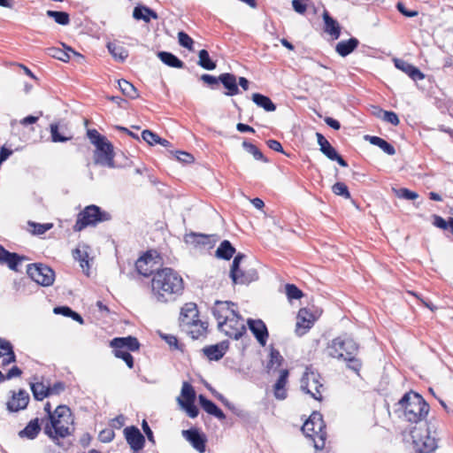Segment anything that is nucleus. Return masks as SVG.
I'll return each instance as SVG.
<instances>
[{
    "label": "nucleus",
    "instance_id": "33",
    "mask_svg": "<svg viewBox=\"0 0 453 453\" xmlns=\"http://www.w3.org/2000/svg\"><path fill=\"white\" fill-rule=\"evenodd\" d=\"M358 44V40L352 37L349 40L339 42L336 45L335 50L340 56L346 57L354 51Z\"/></svg>",
    "mask_w": 453,
    "mask_h": 453
},
{
    "label": "nucleus",
    "instance_id": "53",
    "mask_svg": "<svg viewBox=\"0 0 453 453\" xmlns=\"http://www.w3.org/2000/svg\"><path fill=\"white\" fill-rule=\"evenodd\" d=\"M51 140L54 142H65L71 139V137L65 136L58 132V124L50 125Z\"/></svg>",
    "mask_w": 453,
    "mask_h": 453
},
{
    "label": "nucleus",
    "instance_id": "20",
    "mask_svg": "<svg viewBox=\"0 0 453 453\" xmlns=\"http://www.w3.org/2000/svg\"><path fill=\"white\" fill-rule=\"evenodd\" d=\"M395 65L397 69L403 71L414 81H421L425 74L416 66L403 59H395Z\"/></svg>",
    "mask_w": 453,
    "mask_h": 453
},
{
    "label": "nucleus",
    "instance_id": "16",
    "mask_svg": "<svg viewBox=\"0 0 453 453\" xmlns=\"http://www.w3.org/2000/svg\"><path fill=\"white\" fill-rule=\"evenodd\" d=\"M182 435L198 452L203 453L205 451L207 441L206 436L200 433L196 428L183 430Z\"/></svg>",
    "mask_w": 453,
    "mask_h": 453
},
{
    "label": "nucleus",
    "instance_id": "11",
    "mask_svg": "<svg viewBox=\"0 0 453 453\" xmlns=\"http://www.w3.org/2000/svg\"><path fill=\"white\" fill-rule=\"evenodd\" d=\"M321 388H323V384L320 382L319 373L307 367L301 379V389L311 395L314 399L321 401Z\"/></svg>",
    "mask_w": 453,
    "mask_h": 453
},
{
    "label": "nucleus",
    "instance_id": "63",
    "mask_svg": "<svg viewBox=\"0 0 453 453\" xmlns=\"http://www.w3.org/2000/svg\"><path fill=\"white\" fill-rule=\"evenodd\" d=\"M434 225L441 229H448L449 226V219L446 221L442 217L434 215Z\"/></svg>",
    "mask_w": 453,
    "mask_h": 453
},
{
    "label": "nucleus",
    "instance_id": "24",
    "mask_svg": "<svg viewBox=\"0 0 453 453\" xmlns=\"http://www.w3.org/2000/svg\"><path fill=\"white\" fill-rule=\"evenodd\" d=\"M229 276L234 285H247L258 279L257 272L255 269H249L246 271L241 269L234 274Z\"/></svg>",
    "mask_w": 453,
    "mask_h": 453
},
{
    "label": "nucleus",
    "instance_id": "25",
    "mask_svg": "<svg viewBox=\"0 0 453 453\" xmlns=\"http://www.w3.org/2000/svg\"><path fill=\"white\" fill-rule=\"evenodd\" d=\"M184 331L188 334L192 339H198L201 336H204L207 332L208 323L196 319L192 321L190 325H181Z\"/></svg>",
    "mask_w": 453,
    "mask_h": 453
},
{
    "label": "nucleus",
    "instance_id": "13",
    "mask_svg": "<svg viewBox=\"0 0 453 453\" xmlns=\"http://www.w3.org/2000/svg\"><path fill=\"white\" fill-rule=\"evenodd\" d=\"M123 434L127 444L134 453H138L143 449L145 437L136 426H127Z\"/></svg>",
    "mask_w": 453,
    "mask_h": 453
},
{
    "label": "nucleus",
    "instance_id": "19",
    "mask_svg": "<svg viewBox=\"0 0 453 453\" xmlns=\"http://www.w3.org/2000/svg\"><path fill=\"white\" fill-rule=\"evenodd\" d=\"M229 348V342L225 340L217 344L210 345L203 349V354L211 361L221 359Z\"/></svg>",
    "mask_w": 453,
    "mask_h": 453
},
{
    "label": "nucleus",
    "instance_id": "64",
    "mask_svg": "<svg viewBox=\"0 0 453 453\" xmlns=\"http://www.w3.org/2000/svg\"><path fill=\"white\" fill-rule=\"evenodd\" d=\"M125 424V417L124 415L120 414L114 418H112L110 422V426L112 429H120Z\"/></svg>",
    "mask_w": 453,
    "mask_h": 453
},
{
    "label": "nucleus",
    "instance_id": "62",
    "mask_svg": "<svg viewBox=\"0 0 453 453\" xmlns=\"http://www.w3.org/2000/svg\"><path fill=\"white\" fill-rule=\"evenodd\" d=\"M396 9L403 16L408 17V18L416 17L418 14V12L417 11H409V10H407L405 5L402 2H398L396 4Z\"/></svg>",
    "mask_w": 453,
    "mask_h": 453
},
{
    "label": "nucleus",
    "instance_id": "1",
    "mask_svg": "<svg viewBox=\"0 0 453 453\" xmlns=\"http://www.w3.org/2000/svg\"><path fill=\"white\" fill-rule=\"evenodd\" d=\"M184 281L182 277L172 268L157 270L151 280L153 296L160 303L174 301L182 295Z\"/></svg>",
    "mask_w": 453,
    "mask_h": 453
},
{
    "label": "nucleus",
    "instance_id": "38",
    "mask_svg": "<svg viewBox=\"0 0 453 453\" xmlns=\"http://www.w3.org/2000/svg\"><path fill=\"white\" fill-rule=\"evenodd\" d=\"M234 253V247L227 240H224L216 250V256L225 260H229Z\"/></svg>",
    "mask_w": 453,
    "mask_h": 453
},
{
    "label": "nucleus",
    "instance_id": "10",
    "mask_svg": "<svg viewBox=\"0 0 453 453\" xmlns=\"http://www.w3.org/2000/svg\"><path fill=\"white\" fill-rule=\"evenodd\" d=\"M218 328L234 340H239L247 332L244 319L238 312H235L227 320L219 323Z\"/></svg>",
    "mask_w": 453,
    "mask_h": 453
},
{
    "label": "nucleus",
    "instance_id": "30",
    "mask_svg": "<svg viewBox=\"0 0 453 453\" xmlns=\"http://www.w3.org/2000/svg\"><path fill=\"white\" fill-rule=\"evenodd\" d=\"M283 362L284 358L280 351L272 347L269 353V360L265 366L267 373L275 372L282 365Z\"/></svg>",
    "mask_w": 453,
    "mask_h": 453
},
{
    "label": "nucleus",
    "instance_id": "51",
    "mask_svg": "<svg viewBox=\"0 0 453 453\" xmlns=\"http://www.w3.org/2000/svg\"><path fill=\"white\" fill-rule=\"evenodd\" d=\"M332 191L334 195L342 196L346 199L350 198V193L347 185L343 182H336L332 187Z\"/></svg>",
    "mask_w": 453,
    "mask_h": 453
},
{
    "label": "nucleus",
    "instance_id": "58",
    "mask_svg": "<svg viewBox=\"0 0 453 453\" xmlns=\"http://www.w3.org/2000/svg\"><path fill=\"white\" fill-rule=\"evenodd\" d=\"M309 0H292L294 11L299 14H304L308 7Z\"/></svg>",
    "mask_w": 453,
    "mask_h": 453
},
{
    "label": "nucleus",
    "instance_id": "6",
    "mask_svg": "<svg viewBox=\"0 0 453 453\" xmlns=\"http://www.w3.org/2000/svg\"><path fill=\"white\" fill-rule=\"evenodd\" d=\"M411 436L412 439V449L415 453H432L438 447L436 430H432L426 424L423 428L413 427L411 430Z\"/></svg>",
    "mask_w": 453,
    "mask_h": 453
},
{
    "label": "nucleus",
    "instance_id": "35",
    "mask_svg": "<svg viewBox=\"0 0 453 453\" xmlns=\"http://www.w3.org/2000/svg\"><path fill=\"white\" fill-rule=\"evenodd\" d=\"M252 101L265 111H274L276 110V105L273 102L268 96L260 93H254L252 95Z\"/></svg>",
    "mask_w": 453,
    "mask_h": 453
},
{
    "label": "nucleus",
    "instance_id": "41",
    "mask_svg": "<svg viewBox=\"0 0 453 453\" xmlns=\"http://www.w3.org/2000/svg\"><path fill=\"white\" fill-rule=\"evenodd\" d=\"M107 48L115 59L124 61L128 57V51L115 42H108Z\"/></svg>",
    "mask_w": 453,
    "mask_h": 453
},
{
    "label": "nucleus",
    "instance_id": "59",
    "mask_svg": "<svg viewBox=\"0 0 453 453\" xmlns=\"http://www.w3.org/2000/svg\"><path fill=\"white\" fill-rule=\"evenodd\" d=\"M397 196L406 200H415L418 197V194L408 188H402L397 191Z\"/></svg>",
    "mask_w": 453,
    "mask_h": 453
},
{
    "label": "nucleus",
    "instance_id": "22",
    "mask_svg": "<svg viewBox=\"0 0 453 453\" xmlns=\"http://www.w3.org/2000/svg\"><path fill=\"white\" fill-rule=\"evenodd\" d=\"M111 346L113 349H127L128 351H136L140 348L139 341L136 337L127 336V337H116L111 342Z\"/></svg>",
    "mask_w": 453,
    "mask_h": 453
},
{
    "label": "nucleus",
    "instance_id": "9",
    "mask_svg": "<svg viewBox=\"0 0 453 453\" xmlns=\"http://www.w3.org/2000/svg\"><path fill=\"white\" fill-rule=\"evenodd\" d=\"M27 273L32 280L43 287L51 286L55 280L54 271L42 263L28 265Z\"/></svg>",
    "mask_w": 453,
    "mask_h": 453
},
{
    "label": "nucleus",
    "instance_id": "56",
    "mask_svg": "<svg viewBox=\"0 0 453 453\" xmlns=\"http://www.w3.org/2000/svg\"><path fill=\"white\" fill-rule=\"evenodd\" d=\"M114 436L115 433L112 428H105L99 433L98 439L104 443H108L114 439Z\"/></svg>",
    "mask_w": 453,
    "mask_h": 453
},
{
    "label": "nucleus",
    "instance_id": "49",
    "mask_svg": "<svg viewBox=\"0 0 453 453\" xmlns=\"http://www.w3.org/2000/svg\"><path fill=\"white\" fill-rule=\"evenodd\" d=\"M73 256L75 260H78L80 262V265L83 269V271L89 269L88 260V255L86 251H82L80 249H75L73 250Z\"/></svg>",
    "mask_w": 453,
    "mask_h": 453
},
{
    "label": "nucleus",
    "instance_id": "29",
    "mask_svg": "<svg viewBox=\"0 0 453 453\" xmlns=\"http://www.w3.org/2000/svg\"><path fill=\"white\" fill-rule=\"evenodd\" d=\"M42 427L39 423V418H35L30 420L24 429L19 432V436L20 438H27L29 440H34L37 437L41 431Z\"/></svg>",
    "mask_w": 453,
    "mask_h": 453
},
{
    "label": "nucleus",
    "instance_id": "37",
    "mask_svg": "<svg viewBox=\"0 0 453 453\" xmlns=\"http://www.w3.org/2000/svg\"><path fill=\"white\" fill-rule=\"evenodd\" d=\"M366 139L369 140V142L375 146H378L386 154L389 156H393L395 154V147L388 142L386 140L379 137V136H370L367 135Z\"/></svg>",
    "mask_w": 453,
    "mask_h": 453
},
{
    "label": "nucleus",
    "instance_id": "42",
    "mask_svg": "<svg viewBox=\"0 0 453 453\" xmlns=\"http://www.w3.org/2000/svg\"><path fill=\"white\" fill-rule=\"evenodd\" d=\"M31 391L34 398L37 401H42L45 397L49 396L48 386H45L42 382L31 383Z\"/></svg>",
    "mask_w": 453,
    "mask_h": 453
},
{
    "label": "nucleus",
    "instance_id": "21",
    "mask_svg": "<svg viewBox=\"0 0 453 453\" xmlns=\"http://www.w3.org/2000/svg\"><path fill=\"white\" fill-rule=\"evenodd\" d=\"M288 375L289 372L288 369L280 370V376L273 385V394L278 400H284L288 396L286 386Z\"/></svg>",
    "mask_w": 453,
    "mask_h": 453
},
{
    "label": "nucleus",
    "instance_id": "31",
    "mask_svg": "<svg viewBox=\"0 0 453 453\" xmlns=\"http://www.w3.org/2000/svg\"><path fill=\"white\" fill-rule=\"evenodd\" d=\"M25 260H27L26 256L6 250L1 264L6 265L12 271L19 272V265Z\"/></svg>",
    "mask_w": 453,
    "mask_h": 453
},
{
    "label": "nucleus",
    "instance_id": "54",
    "mask_svg": "<svg viewBox=\"0 0 453 453\" xmlns=\"http://www.w3.org/2000/svg\"><path fill=\"white\" fill-rule=\"evenodd\" d=\"M49 54L58 59V60H61L63 62H67L69 61L70 59V55L67 51H65L61 49H58V48H50L49 49Z\"/></svg>",
    "mask_w": 453,
    "mask_h": 453
},
{
    "label": "nucleus",
    "instance_id": "45",
    "mask_svg": "<svg viewBox=\"0 0 453 453\" xmlns=\"http://www.w3.org/2000/svg\"><path fill=\"white\" fill-rule=\"evenodd\" d=\"M118 83H119V87L120 90L126 96H127L131 99H134L139 96L137 89L129 81L122 79V80H119L118 81Z\"/></svg>",
    "mask_w": 453,
    "mask_h": 453
},
{
    "label": "nucleus",
    "instance_id": "40",
    "mask_svg": "<svg viewBox=\"0 0 453 453\" xmlns=\"http://www.w3.org/2000/svg\"><path fill=\"white\" fill-rule=\"evenodd\" d=\"M375 110L377 112H374V114L381 119L382 120L390 123L393 126H398L400 123L399 118L397 114L391 111H384L380 108L375 107Z\"/></svg>",
    "mask_w": 453,
    "mask_h": 453
},
{
    "label": "nucleus",
    "instance_id": "7",
    "mask_svg": "<svg viewBox=\"0 0 453 453\" xmlns=\"http://www.w3.org/2000/svg\"><path fill=\"white\" fill-rule=\"evenodd\" d=\"M326 425L322 415L318 411H313L310 418L302 426L303 433L314 441V447L317 449H322L326 442Z\"/></svg>",
    "mask_w": 453,
    "mask_h": 453
},
{
    "label": "nucleus",
    "instance_id": "32",
    "mask_svg": "<svg viewBox=\"0 0 453 453\" xmlns=\"http://www.w3.org/2000/svg\"><path fill=\"white\" fill-rule=\"evenodd\" d=\"M323 19L325 22V32L337 39L341 35V27L339 23L333 19L330 14L325 11L323 13Z\"/></svg>",
    "mask_w": 453,
    "mask_h": 453
},
{
    "label": "nucleus",
    "instance_id": "3",
    "mask_svg": "<svg viewBox=\"0 0 453 453\" xmlns=\"http://www.w3.org/2000/svg\"><path fill=\"white\" fill-rule=\"evenodd\" d=\"M398 411L403 418L409 423L420 424L426 421L430 406L424 397L412 390L405 393L397 403Z\"/></svg>",
    "mask_w": 453,
    "mask_h": 453
},
{
    "label": "nucleus",
    "instance_id": "5",
    "mask_svg": "<svg viewBox=\"0 0 453 453\" xmlns=\"http://www.w3.org/2000/svg\"><path fill=\"white\" fill-rule=\"evenodd\" d=\"M88 138L96 147L94 154L95 164L109 168L115 167L114 149L111 142L102 135L96 129H88L87 131Z\"/></svg>",
    "mask_w": 453,
    "mask_h": 453
},
{
    "label": "nucleus",
    "instance_id": "15",
    "mask_svg": "<svg viewBox=\"0 0 453 453\" xmlns=\"http://www.w3.org/2000/svg\"><path fill=\"white\" fill-rule=\"evenodd\" d=\"M234 303L228 301H216L214 306L212 307V314L214 318L217 319L218 324L223 321L227 320L233 316L235 312H237L233 307Z\"/></svg>",
    "mask_w": 453,
    "mask_h": 453
},
{
    "label": "nucleus",
    "instance_id": "47",
    "mask_svg": "<svg viewBox=\"0 0 453 453\" xmlns=\"http://www.w3.org/2000/svg\"><path fill=\"white\" fill-rule=\"evenodd\" d=\"M243 149L250 154H251L256 160L267 162V158L263 155L261 150L254 144L244 141L242 142Z\"/></svg>",
    "mask_w": 453,
    "mask_h": 453
},
{
    "label": "nucleus",
    "instance_id": "27",
    "mask_svg": "<svg viewBox=\"0 0 453 453\" xmlns=\"http://www.w3.org/2000/svg\"><path fill=\"white\" fill-rule=\"evenodd\" d=\"M133 18L136 20H143L146 23L150 22V19H157V13L150 7L142 4L136 5L133 10Z\"/></svg>",
    "mask_w": 453,
    "mask_h": 453
},
{
    "label": "nucleus",
    "instance_id": "46",
    "mask_svg": "<svg viewBox=\"0 0 453 453\" xmlns=\"http://www.w3.org/2000/svg\"><path fill=\"white\" fill-rule=\"evenodd\" d=\"M47 16L52 18L56 23L59 25H68L70 22L69 14L61 11H47Z\"/></svg>",
    "mask_w": 453,
    "mask_h": 453
},
{
    "label": "nucleus",
    "instance_id": "60",
    "mask_svg": "<svg viewBox=\"0 0 453 453\" xmlns=\"http://www.w3.org/2000/svg\"><path fill=\"white\" fill-rule=\"evenodd\" d=\"M180 406L186 411L187 414L190 418H196L198 416L199 410L196 406L195 402L185 403L184 405H180Z\"/></svg>",
    "mask_w": 453,
    "mask_h": 453
},
{
    "label": "nucleus",
    "instance_id": "18",
    "mask_svg": "<svg viewBox=\"0 0 453 453\" xmlns=\"http://www.w3.org/2000/svg\"><path fill=\"white\" fill-rule=\"evenodd\" d=\"M156 262L153 257L150 254H145L144 256L139 257L135 262V269L137 273L144 277H149L150 275H154L157 272V268H155Z\"/></svg>",
    "mask_w": 453,
    "mask_h": 453
},
{
    "label": "nucleus",
    "instance_id": "44",
    "mask_svg": "<svg viewBox=\"0 0 453 453\" xmlns=\"http://www.w3.org/2000/svg\"><path fill=\"white\" fill-rule=\"evenodd\" d=\"M213 235H207L198 233H190L186 235L185 239L187 242H190L196 245H206L210 243V238Z\"/></svg>",
    "mask_w": 453,
    "mask_h": 453
},
{
    "label": "nucleus",
    "instance_id": "34",
    "mask_svg": "<svg viewBox=\"0 0 453 453\" xmlns=\"http://www.w3.org/2000/svg\"><path fill=\"white\" fill-rule=\"evenodd\" d=\"M158 58L166 65L174 68H183L184 62L181 61L178 57H176L172 52L168 51H158L157 52Z\"/></svg>",
    "mask_w": 453,
    "mask_h": 453
},
{
    "label": "nucleus",
    "instance_id": "17",
    "mask_svg": "<svg viewBox=\"0 0 453 453\" xmlns=\"http://www.w3.org/2000/svg\"><path fill=\"white\" fill-rule=\"evenodd\" d=\"M250 332L261 346H265L269 336L267 327L261 319H249L247 321Z\"/></svg>",
    "mask_w": 453,
    "mask_h": 453
},
{
    "label": "nucleus",
    "instance_id": "36",
    "mask_svg": "<svg viewBox=\"0 0 453 453\" xmlns=\"http://www.w3.org/2000/svg\"><path fill=\"white\" fill-rule=\"evenodd\" d=\"M196 400V392L193 387L188 383L184 382L181 388L180 396L177 398V401L180 405H184L185 403L195 402Z\"/></svg>",
    "mask_w": 453,
    "mask_h": 453
},
{
    "label": "nucleus",
    "instance_id": "28",
    "mask_svg": "<svg viewBox=\"0 0 453 453\" xmlns=\"http://www.w3.org/2000/svg\"><path fill=\"white\" fill-rule=\"evenodd\" d=\"M201 407L210 415L222 420L226 418L224 412L211 400L206 398L203 395L198 397Z\"/></svg>",
    "mask_w": 453,
    "mask_h": 453
},
{
    "label": "nucleus",
    "instance_id": "55",
    "mask_svg": "<svg viewBox=\"0 0 453 453\" xmlns=\"http://www.w3.org/2000/svg\"><path fill=\"white\" fill-rule=\"evenodd\" d=\"M179 43L188 50H192L194 43L193 39L185 32L180 31L178 33Z\"/></svg>",
    "mask_w": 453,
    "mask_h": 453
},
{
    "label": "nucleus",
    "instance_id": "50",
    "mask_svg": "<svg viewBox=\"0 0 453 453\" xmlns=\"http://www.w3.org/2000/svg\"><path fill=\"white\" fill-rule=\"evenodd\" d=\"M113 352H114L115 357L118 358H121L127 364L128 368L131 369L134 367L133 356L127 350L120 349H114Z\"/></svg>",
    "mask_w": 453,
    "mask_h": 453
},
{
    "label": "nucleus",
    "instance_id": "4",
    "mask_svg": "<svg viewBox=\"0 0 453 453\" xmlns=\"http://www.w3.org/2000/svg\"><path fill=\"white\" fill-rule=\"evenodd\" d=\"M73 422L70 408L58 405L55 410V417L44 426V433L52 440L65 438L71 434L69 425Z\"/></svg>",
    "mask_w": 453,
    "mask_h": 453
},
{
    "label": "nucleus",
    "instance_id": "26",
    "mask_svg": "<svg viewBox=\"0 0 453 453\" xmlns=\"http://www.w3.org/2000/svg\"><path fill=\"white\" fill-rule=\"evenodd\" d=\"M198 316L199 312L196 304L194 303H188L180 311V325H190L192 324V321L199 319Z\"/></svg>",
    "mask_w": 453,
    "mask_h": 453
},
{
    "label": "nucleus",
    "instance_id": "8",
    "mask_svg": "<svg viewBox=\"0 0 453 453\" xmlns=\"http://www.w3.org/2000/svg\"><path fill=\"white\" fill-rule=\"evenodd\" d=\"M111 219V215L103 211L96 205H88L81 212L79 213L76 223L74 225L75 231H81L88 226H95L99 222Z\"/></svg>",
    "mask_w": 453,
    "mask_h": 453
},
{
    "label": "nucleus",
    "instance_id": "14",
    "mask_svg": "<svg viewBox=\"0 0 453 453\" xmlns=\"http://www.w3.org/2000/svg\"><path fill=\"white\" fill-rule=\"evenodd\" d=\"M297 321L296 332L298 335H303L313 326L316 317L307 308H302L297 313Z\"/></svg>",
    "mask_w": 453,
    "mask_h": 453
},
{
    "label": "nucleus",
    "instance_id": "23",
    "mask_svg": "<svg viewBox=\"0 0 453 453\" xmlns=\"http://www.w3.org/2000/svg\"><path fill=\"white\" fill-rule=\"evenodd\" d=\"M219 82L226 89V96H233L240 93L236 76L230 73H224L219 75Z\"/></svg>",
    "mask_w": 453,
    "mask_h": 453
},
{
    "label": "nucleus",
    "instance_id": "12",
    "mask_svg": "<svg viewBox=\"0 0 453 453\" xmlns=\"http://www.w3.org/2000/svg\"><path fill=\"white\" fill-rule=\"evenodd\" d=\"M10 395L11 397L6 403L9 412H18L27 407L30 396L25 389H19L18 392L11 390Z\"/></svg>",
    "mask_w": 453,
    "mask_h": 453
},
{
    "label": "nucleus",
    "instance_id": "2",
    "mask_svg": "<svg viewBox=\"0 0 453 453\" xmlns=\"http://www.w3.org/2000/svg\"><path fill=\"white\" fill-rule=\"evenodd\" d=\"M358 349L353 339L339 336L332 340L326 350L329 357L346 362L347 367L358 374L362 368V362L357 357Z\"/></svg>",
    "mask_w": 453,
    "mask_h": 453
},
{
    "label": "nucleus",
    "instance_id": "39",
    "mask_svg": "<svg viewBox=\"0 0 453 453\" xmlns=\"http://www.w3.org/2000/svg\"><path fill=\"white\" fill-rule=\"evenodd\" d=\"M317 142L318 144L320 147V151L329 159H331L335 153H337L336 150L331 145V143L325 138V136L320 134L317 133Z\"/></svg>",
    "mask_w": 453,
    "mask_h": 453
},
{
    "label": "nucleus",
    "instance_id": "61",
    "mask_svg": "<svg viewBox=\"0 0 453 453\" xmlns=\"http://www.w3.org/2000/svg\"><path fill=\"white\" fill-rule=\"evenodd\" d=\"M65 388V385L62 381H58L54 383L52 386H48L49 395H59Z\"/></svg>",
    "mask_w": 453,
    "mask_h": 453
},
{
    "label": "nucleus",
    "instance_id": "48",
    "mask_svg": "<svg viewBox=\"0 0 453 453\" xmlns=\"http://www.w3.org/2000/svg\"><path fill=\"white\" fill-rule=\"evenodd\" d=\"M27 225L29 226L28 231L35 235L43 234L53 226L51 223L41 224L34 221H28Z\"/></svg>",
    "mask_w": 453,
    "mask_h": 453
},
{
    "label": "nucleus",
    "instance_id": "57",
    "mask_svg": "<svg viewBox=\"0 0 453 453\" xmlns=\"http://www.w3.org/2000/svg\"><path fill=\"white\" fill-rule=\"evenodd\" d=\"M142 137L150 145L157 144V142L159 141V136L157 134H155L152 131L148 130V129L142 131Z\"/></svg>",
    "mask_w": 453,
    "mask_h": 453
},
{
    "label": "nucleus",
    "instance_id": "43",
    "mask_svg": "<svg viewBox=\"0 0 453 453\" xmlns=\"http://www.w3.org/2000/svg\"><path fill=\"white\" fill-rule=\"evenodd\" d=\"M198 65L205 70H214L216 63L210 58L209 52L206 50H201L198 53Z\"/></svg>",
    "mask_w": 453,
    "mask_h": 453
},
{
    "label": "nucleus",
    "instance_id": "52",
    "mask_svg": "<svg viewBox=\"0 0 453 453\" xmlns=\"http://www.w3.org/2000/svg\"><path fill=\"white\" fill-rule=\"evenodd\" d=\"M285 288L287 296L290 300H297L303 296V292L294 284H287Z\"/></svg>",
    "mask_w": 453,
    "mask_h": 453
}]
</instances>
